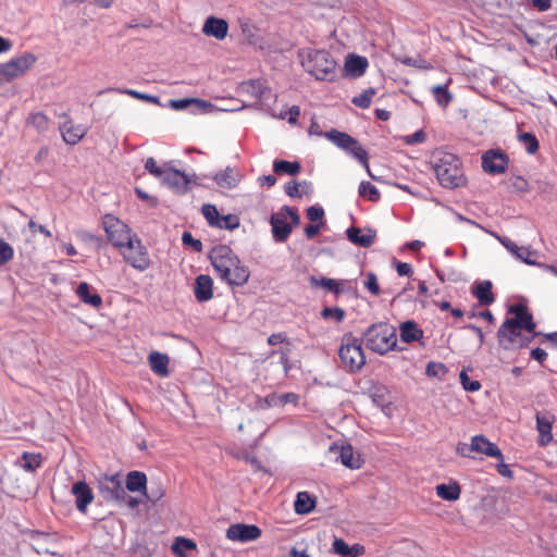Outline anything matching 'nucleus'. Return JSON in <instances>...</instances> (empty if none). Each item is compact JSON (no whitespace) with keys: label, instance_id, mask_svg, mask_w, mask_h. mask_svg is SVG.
<instances>
[{"label":"nucleus","instance_id":"nucleus-49","mask_svg":"<svg viewBox=\"0 0 557 557\" xmlns=\"http://www.w3.org/2000/svg\"><path fill=\"white\" fill-rule=\"evenodd\" d=\"M324 319H334L336 322H342L345 318V311L338 307H325L321 311Z\"/></svg>","mask_w":557,"mask_h":557},{"label":"nucleus","instance_id":"nucleus-50","mask_svg":"<svg viewBox=\"0 0 557 557\" xmlns=\"http://www.w3.org/2000/svg\"><path fill=\"white\" fill-rule=\"evenodd\" d=\"M190 103H195L197 107L207 106V102L198 100V99H194V98L176 99V100L170 101L171 108H173L175 110H183V109L187 108Z\"/></svg>","mask_w":557,"mask_h":557},{"label":"nucleus","instance_id":"nucleus-64","mask_svg":"<svg viewBox=\"0 0 557 557\" xmlns=\"http://www.w3.org/2000/svg\"><path fill=\"white\" fill-rule=\"evenodd\" d=\"M288 123L289 124H296L298 121V117L300 115V108L298 106H293L288 112Z\"/></svg>","mask_w":557,"mask_h":557},{"label":"nucleus","instance_id":"nucleus-58","mask_svg":"<svg viewBox=\"0 0 557 557\" xmlns=\"http://www.w3.org/2000/svg\"><path fill=\"white\" fill-rule=\"evenodd\" d=\"M275 354H280V362L283 367L284 372L287 374L290 369L288 350H277L272 352V355Z\"/></svg>","mask_w":557,"mask_h":557},{"label":"nucleus","instance_id":"nucleus-11","mask_svg":"<svg viewBox=\"0 0 557 557\" xmlns=\"http://www.w3.org/2000/svg\"><path fill=\"white\" fill-rule=\"evenodd\" d=\"M324 136L338 148L356 158L370 173L368 153L357 139L351 137L349 134L337 129H331L330 132H326Z\"/></svg>","mask_w":557,"mask_h":557},{"label":"nucleus","instance_id":"nucleus-34","mask_svg":"<svg viewBox=\"0 0 557 557\" xmlns=\"http://www.w3.org/2000/svg\"><path fill=\"white\" fill-rule=\"evenodd\" d=\"M147 476L144 472L132 471L126 476V488L129 492L146 491Z\"/></svg>","mask_w":557,"mask_h":557},{"label":"nucleus","instance_id":"nucleus-13","mask_svg":"<svg viewBox=\"0 0 557 557\" xmlns=\"http://www.w3.org/2000/svg\"><path fill=\"white\" fill-rule=\"evenodd\" d=\"M261 529L256 524L235 523L226 530V537L233 542H251L261 536Z\"/></svg>","mask_w":557,"mask_h":557},{"label":"nucleus","instance_id":"nucleus-43","mask_svg":"<svg viewBox=\"0 0 557 557\" xmlns=\"http://www.w3.org/2000/svg\"><path fill=\"white\" fill-rule=\"evenodd\" d=\"M375 95L373 88L363 90L359 96L352 98L351 102L361 109H368L372 102V98Z\"/></svg>","mask_w":557,"mask_h":557},{"label":"nucleus","instance_id":"nucleus-16","mask_svg":"<svg viewBox=\"0 0 557 557\" xmlns=\"http://www.w3.org/2000/svg\"><path fill=\"white\" fill-rule=\"evenodd\" d=\"M470 450L503 460L504 455L496 444L492 443L484 435H475L471 438Z\"/></svg>","mask_w":557,"mask_h":557},{"label":"nucleus","instance_id":"nucleus-9","mask_svg":"<svg viewBox=\"0 0 557 557\" xmlns=\"http://www.w3.org/2000/svg\"><path fill=\"white\" fill-rule=\"evenodd\" d=\"M270 223L274 239L285 242L292 233V225L297 226L300 223V216L296 209L284 207L271 216Z\"/></svg>","mask_w":557,"mask_h":557},{"label":"nucleus","instance_id":"nucleus-27","mask_svg":"<svg viewBox=\"0 0 557 557\" xmlns=\"http://www.w3.org/2000/svg\"><path fill=\"white\" fill-rule=\"evenodd\" d=\"M78 298L84 302L94 308H100L102 306V298L97 293H91V287L86 282H81L76 288Z\"/></svg>","mask_w":557,"mask_h":557},{"label":"nucleus","instance_id":"nucleus-55","mask_svg":"<svg viewBox=\"0 0 557 557\" xmlns=\"http://www.w3.org/2000/svg\"><path fill=\"white\" fill-rule=\"evenodd\" d=\"M426 135L422 129L414 132L413 134L404 137V143L407 145L421 144L425 140Z\"/></svg>","mask_w":557,"mask_h":557},{"label":"nucleus","instance_id":"nucleus-20","mask_svg":"<svg viewBox=\"0 0 557 557\" xmlns=\"http://www.w3.org/2000/svg\"><path fill=\"white\" fill-rule=\"evenodd\" d=\"M195 298L199 302H205L213 297V281L211 276L200 274L195 280L194 285Z\"/></svg>","mask_w":557,"mask_h":557},{"label":"nucleus","instance_id":"nucleus-48","mask_svg":"<svg viewBox=\"0 0 557 557\" xmlns=\"http://www.w3.org/2000/svg\"><path fill=\"white\" fill-rule=\"evenodd\" d=\"M115 91L120 94L128 95L135 99L151 102V103H159V99L156 96L143 94L140 91L134 90V89H114Z\"/></svg>","mask_w":557,"mask_h":557},{"label":"nucleus","instance_id":"nucleus-2","mask_svg":"<svg viewBox=\"0 0 557 557\" xmlns=\"http://www.w3.org/2000/svg\"><path fill=\"white\" fill-rule=\"evenodd\" d=\"M209 258L220 278L228 285L243 286L248 282L250 276L248 268L240 262L228 246L213 247Z\"/></svg>","mask_w":557,"mask_h":557},{"label":"nucleus","instance_id":"nucleus-57","mask_svg":"<svg viewBox=\"0 0 557 557\" xmlns=\"http://www.w3.org/2000/svg\"><path fill=\"white\" fill-rule=\"evenodd\" d=\"M183 244L191 246L196 251L202 250V243L199 239H195L189 232L183 233Z\"/></svg>","mask_w":557,"mask_h":557},{"label":"nucleus","instance_id":"nucleus-23","mask_svg":"<svg viewBox=\"0 0 557 557\" xmlns=\"http://www.w3.org/2000/svg\"><path fill=\"white\" fill-rule=\"evenodd\" d=\"M334 449L339 451V460L345 467L350 469H360L362 467L363 460L360 455H355L351 445H342L339 448L332 446L331 450Z\"/></svg>","mask_w":557,"mask_h":557},{"label":"nucleus","instance_id":"nucleus-7","mask_svg":"<svg viewBox=\"0 0 557 557\" xmlns=\"http://www.w3.org/2000/svg\"><path fill=\"white\" fill-rule=\"evenodd\" d=\"M119 252L128 265L139 272H145L151 267L152 261L148 248L137 235L125 242Z\"/></svg>","mask_w":557,"mask_h":557},{"label":"nucleus","instance_id":"nucleus-21","mask_svg":"<svg viewBox=\"0 0 557 557\" xmlns=\"http://www.w3.org/2000/svg\"><path fill=\"white\" fill-rule=\"evenodd\" d=\"M332 550L341 557H360L366 553V547L359 543L349 546L343 539L335 537L332 543Z\"/></svg>","mask_w":557,"mask_h":557},{"label":"nucleus","instance_id":"nucleus-59","mask_svg":"<svg viewBox=\"0 0 557 557\" xmlns=\"http://www.w3.org/2000/svg\"><path fill=\"white\" fill-rule=\"evenodd\" d=\"M498 461L499 462L496 466V470H497L498 474H500L502 476H504L506 479H512L513 472L510 470L509 466L504 462V459L498 460Z\"/></svg>","mask_w":557,"mask_h":557},{"label":"nucleus","instance_id":"nucleus-29","mask_svg":"<svg viewBox=\"0 0 557 557\" xmlns=\"http://www.w3.org/2000/svg\"><path fill=\"white\" fill-rule=\"evenodd\" d=\"M299 401V395L293 392L276 394L272 393L265 396V403L270 407H283L287 404L297 405Z\"/></svg>","mask_w":557,"mask_h":557},{"label":"nucleus","instance_id":"nucleus-44","mask_svg":"<svg viewBox=\"0 0 557 557\" xmlns=\"http://www.w3.org/2000/svg\"><path fill=\"white\" fill-rule=\"evenodd\" d=\"M169 168V164L165 163L163 165H158L157 164V161L150 157L146 160L145 162V169L151 174L153 175L154 177L157 178H163L166 170Z\"/></svg>","mask_w":557,"mask_h":557},{"label":"nucleus","instance_id":"nucleus-5","mask_svg":"<svg viewBox=\"0 0 557 557\" xmlns=\"http://www.w3.org/2000/svg\"><path fill=\"white\" fill-rule=\"evenodd\" d=\"M363 342L370 350L385 355L397 345L396 329L387 322L374 323L363 333Z\"/></svg>","mask_w":557,"mask_h":557},{"label":"nucleus","instance_id":"nucleus-46","mask_svg":"<svg viewBox=\"0 0 557 557\" xmlns=\"http://www.w3.org/2000/svg\"><path fill=\"white\" fill-rule=\"evenodd\" d=\"M215 227L225 230H235L239 226V218L235 214L220 215Z\"/></svg>","mask_w":557,"mask_h":557},{"label":"nucleus","instance_id":"nucleus-28","mask_svg":"<svg viewBox=\"0 0 557 557\" xmlns=\"http://www.w3.org/2000/svg\"><path fill=\"white\" fill-rule=\"evenodd\" d=\"M400 339L405 343L419 341L423 336V331L418 327L413 321H405L399 326Z\"/></svg>","mask_w":557,"mask_h":557},{"label":"nucleus","instance_id":"nucleus-10","mask_svg":"<svg viewBox=\"0 0 557 557\" xmlns=\"http://www.w3.org/2000/svg\"><path fill=\"white\" fill-rule=\"evenodd\" d=\"M37 62V57L32 52H24L10 61L0 64V83H10L24 76Z\"/></svg>","mask_w":557,"mask_h":557},{"label":"nucleus","instance_id":"nucleus-25","mask_svg":"<svg viewBox=\"0 0 557 557\" xmlns=\"http://www.w3.org/2000/svg\"><path fill=\"white\" fill-rule=\"evenodd\" d=\"M492 289L493 284L491 281H482L472 286V295L478 299L481 306H490L495 301Z\"/></svg>","mask_w":557,"mask_h":557},{"label":"nucleus","instance_id":"nucleus-24","mask_svg":"<svg viewBox=\"0 0 557 557\" xmlns=\"http://www.w3.org/2000/svg\"><path fill=\"white\" fill-rule=\"evenodd\" d=\"M148 363L153 373L161 377L169 376V363L170 358L168 355L159 352V351H151L148 356Z\"/></svg>","mask_w":557,"mask_h":557},{"label":"nucleus","instance_id":"nucleus-42","mask_svg":"<svg viewBox=\"0 0 557 557\" xmlns=\"http://www.w3.org/2000/svg\"><path fill=\"white\" fill-rule=\"evenodd\" d=\"M359 195L361 197H366L370 201H374V202L379 201L380 197H381L379 189L370 182H361L360 183Z\"/></svg>","mask_w":557,"mask_h":557},{"label":"nucleus","instance_id":"nucleus-31","mask_svg":"<svg viewBox=\"0 0 557 557\" xmlns=\"http://www.w3.org/2000/svg\"><path fill=\"white\" fill-rule=\"evenodd\" d=\"M315 507V498L308 492H299L294 503V509L298 515H307Z\"/></svg>","mask_w":557,"mask_h":557},{"label":"nucleus","instance_id":"nucleus-62","mask_svg":"<svg viewBox=\"0 0 557 557\" xmlns=\"http://www.w3.org/2000/svg\"><path fill=\"white\" fill-rule=\"evenodd\" d=\"M396 271L400 276H409L412 273V267L407 262H397Z\"/></svg>","mask_w":557,"mask_h":557},{"label":"nucleus","instance_id":"nucleus-6","mask_svg":"<svg viewBox=\"0 0 557 557\" xmlns=\"http://www.w3.org/2000/svg\"><path fill=\"white\" fill-rule=\"evenodd\" d=\"M338 356L344 369L349 372H358L366 364L362 341L350 332L343 335Z\"/></svg>","mask_w":557,"mask_h":557},{"label":"nucleus","instance_id":"nucleus-45","mask_svg":"<svg viewBox=\"0 0 557 557\" xmlns=\"http://www.w3.org/2000/svg\"><path fill=\"white\" fill-rule=\"evenodd\" d=\"M201 212L208 221L209 225L216 226V224H219L218 221L220 219V213L214 205H203Z\"/></svg>","mask_w":557,"mask_h":557},{"label":"nucleus","instance_id":"nucleus-35","mask_svg":"<svg viewBox=\"0 0 557 557\" xmlns=\"http://www.w3.org/2000/svg\"><path fill=\"white\" fill-rule=\"evenodd\" d=\"M449 78L445 85L433 86L431 91L438 106L446 108L453 100V95L448 91Z\"/></svg>","mask_w":557,"mask_h":557},{"label":"nucleus","instance_id":"nucleus-51","mask_svg":"<svg viewBox=\"0 0 557 557\" xmlns=\"http://www.w3.org/2000/svg\"><path fill=\"white\" fill-rule=\"evenodd\" d=\"M459 379L462 387L468 392H476L481 388V383L476 380H470L465 370L460 372Z\"/></svg>","mask_w":557,"mask_h":557},{"label":"nucleus","instance_id":"nucleus-12","mask_svg":"<svg viewBox=\"0 0 557 557\" xmlns=\"http://www.w3.org/2000/svg\"><path fill=\"white\" fill-rule=\"evenodd\" d=\"M508 162V156L499 149H491L482 156V169L491 175L505 173Z\"/></svg>","mask_w":557,"mask_h":557},{"label":"nucleus","instance_id":"nucleus-17","mask_svg":"<svg viewBox=\"0 0 557 557\" xmlns=\"http://www.w3.org/2000/svg\"><path fill=\"white\" fill-rule=\"evenodd\" d=\"M163 184L168 185L176 193H186L189 189L190 180L187 174L169 165L163 178Z\"/></svg>","mask_w":557,"mask_h":557},{"label":"nucleus","instance_id":"nucleus-8","mask_svg":"<svg viewBox=\"0 0 557 557\" xmlns=\"http://www.w3.org/2000/svg\"><path fill=\"white\" fill-rule=\"evenodd\" d=\"M102 227L108 242L117 250L136 235L125 222L113 214L103 215Z\"/></svg>","mask_w":557,"mask_h":557},{"label":"nucleus","instance_id":"nucleus-63","mask_svg":"<svg viewBox=\"0 0 557 557\" xmlns=\"http://www.w3.org/2000/svg\"><path fill=\"white\" fill-rule=\"evenodd\" d=\"M531 357L543 363L547 359V352L542 348H534L531 350Z\"/></svg>","mask_w":557,"mask_h":557},{"label":"nucleus","instance_id":"nucleus-47","mask_svg":"<svg viewBox=\"0 0 557 557\" xmlns=\"http://www.w3.org/2000/svg\"><path fill=\"white\" fill-rule=\"evenodd\" d=\"M14 257L13 247L4 239L0 238V267L10 262Z\"/></svg>","mask_w":557,"mask_h":557},{"label":"nucleus","instance_id":"nucleus-53","mask_svg":"<svg viewBox=\"0 0 557 557\" xmlns=\"http://www.w3.org/2000/svg\"><path fill=\"white\" fill-rule=\"evenodd\" d=\"M364 286L374 296H377L381 292L380 285L377 282V277L372 272L367 274V280L364 282Z\"/></svg>","mask_w":557,"mask_h":557},{"label":"nucleus","instance_id":"nucleus-38","mask_svg":"<svg viewBox=\"0 0 557 557\" xmlns=\"http://www.w3.org/2000/svg\"><path fill=\"white\" fill-rule=\"evenodd\" d=\"M300 170L301 165L297 161L290 162L286 160H275L273 163V171L276 174L296 175Z\"/></svg>","mask_w":557,"mask_h":557},{"label":"nucleus","instance_id":"nucleus-18","mask_svg":"<svg viewBox=\"0 0 557 557\" xmlns=\"http://www.w3.org/2000/svg\"><path fill=\"white\" fill-rule=\"evenodd\" d=\"M202 33L216 40H223L228 33V23L224 18L209 16L203 23Z\"/></svg>","mask_w":557,"mask_h":557},{"label":"nucleus","instance_id":"nucleus-40","mask_svg":"<svg viewBox=\"0 0 557 557\" xmlns=\"http://www.w3.org/2000/svg\"><path fill=\"white\" fill-rule=\"evenodd\" d=\"M310 185L311 184L306 181L302 183L293 181L285 184L284 190L289 197H301L302 194L310 188Z\"/></svg>","mask_w":557,"mask_h":557},{"label":"nucleus","instance_id":"nucleus-15","mask_svg":"<svg viewBox=\"0 0 557 557\" xmlns=\"http://www.w3.org/2000/svg\"><path fill=\"white\" fill-rule=\"evenodd\" d=\"M72 494L75 497V505L79 512L86 513L88 506L94 502L95 495L85 481H77L73 484Z\"/></svg>","mask_w":557,"mask_h":557},{"label":"nucleus","instance_id":"nucleus-19","mask_svg":"<svg viewBox=\"0 0 557 557\" xmlns=\"http://www.w3.org/2000/svg\"><path fill=\"white\" fill-rule=\"evenodd\" d=\"M63 140L69 145L78 144L87 134V127L82 124H74L73 121H66L60 127Z\"/></svg>","mask_w":557,"mask_h":557},{"label":"nucleus","instance_id":"nucleus-3","mask_svg":"<svg viewBox=\"0 0 557 557\" xmlns=\"http://www.w3.org/2000/svg\"><path fill=\"white\" fill-rule=\"evenodd\" d=\"M431 165L438 183L445 188H457L466 183L459 158L444 150H435Z\"/></svg>","mask_w":557,"mask_h":557},{"label":"nucleus","instance_id":"nucleus-33","mask_svg":"<svg viewBox=\"0 0 557 557\" xmlns=\"http://www.w3.org/2000/svg\"><path fill=\"white\" fill-rule=\"evenodd\" d=\"M436 495L448 502H455L459 499L461 494V487L457 482H453L449 484H438L435 487Z\"/></svg>","mask_w":557,"mask_h":557},{"label":"nucleus","instance_id":"nucleus-1","mask_svg":"<svg viewBox=\"0 0 557 557\" xmlns=\"http://www.w3.org/2000/svg\"><path fill=\"white\" fill-rule=\"evenodd\" d=\"M508 314L497 331V341L506 350L527 347L539 335L532 313L523 304H515L508 308Z\"/></svg>","mask_w":557,"mask_h":557},{"label":"nucleus","instance_id":"nucleus-26","mask_svg":"<svg viewBox=\"0 0 557 557\" xmlns=\"http://www.w3.org/2000/svg\"><path fill=\"white\" fill-rule=\"evenodd\" d=\"M375 236L376 233L373 230H367L366 233H362V231L359 227L354 226L347 230L348 239L351 243L359 245L360 247L363 248L371 247L375 240Z\"/></svg>","mask_w":557,"mask_h":557},{"label":"nucleus","instance_id":"nucleus-52","mask_svg":"<svg viewBox=\"0 0 557 557\" xmlns=\"http://www.w3.org/2000/svg\"><path fill=\"white\" fill-rule=\"evenodd\" d=\"M146 496L150 502L157 503L164 496V490L160 483H151L149 492H146Z\"/></svg>","mask_w":557,"mask_h":557},{"label":"nucleus","instance_id":"nucleus-4","mask_svg":"<svg viewBox=\"0 0 557 557\" xmlns=\"http://www.w3.org/2000/svg\"><path fill=\"white\" fill-rule=\"evenodd\" d=\"M301 65L318 81L333 82L336 78L337 63L324 49H305L299 53Z\"/></svg>","mask_w":557,"mask_h":557},{"label":"nucleus","instance_id":"nucleus-41","mask_svg":"<svg viewBox=\"0 0 557 557\" xmlns=\"http://www.w3.org/2000/svg\"><path fill=\"white\" fill-rule=\"evenodd\" d=\"M197 545L193 540L185 537H177L172 545V550L177 556H183L186 550L196 549Z\"/></svg>","mask_w":557,"mask_h":557},{"label":"nucleus","instance_id":"nucleus-14","mask_svg":"<svg viewBox=\"0 0 557 557\" xmlns=\"http://www.w3.org/2000/svg\"><path fill=\"white\" fill-rule=\"evenodd\" d=\"M536 430L539 432V445L547 446L553 441L552 428L556 420L549 411H539L535 416Z\"/></svg>","mask_w":557,"mask_h":557},{"label":"nucleus","instance_id":"nucleus-36","mask_svg":"<svg viewBox=\"0 0 557 557\" xmlns=\"http://www.w3.org/2000/svg\"><path fill=\"white\" fill-rule=\"evenodd\" d=\"M214 181L220 187L233 188L237 184V173L233 169L226 168L224 171L215 174Z\"/></svg>","mask_w":557,"mask_h":557},{"label":"nucleus","instance_id":"nucleus-30","mask_svg":"<svg viewBox=\"0 0 557 557\" xmlns=\"http://www.w3.org/2000/svg\"><path fill=\"white\" fill-rule=\"evenodd\" d=\"M309 282L312 287H322L335 295H339L344 290L342 282L334 280V278L324 277V276L317 277V276L312 275L309 278Z\"/></svg>","mask_w":557,"mask_h":557},{"label":"nucleus","instance_id":"nucleus-54","mask_svg":"<svg viewBox=\"0 0 557 557\" xmlns=\"http://www.w3.org/2000/svg\"><path fill=\"white\" fill-rule=\"evenodd\" d=\"M515 256L521 261L531 264L533 263L532 258L535 256V251L530 247L520 246L518 252H516Z\"/></svg>","mask_w":557,"mask_h":557},{"label":"nucleus","instance_id":"nucleus-61","mask_svg":"<svg viewBox=\"0 0 557 557\" xmlns=\"http://www.w3.org/2000/svg\"><path fill=\"white\" fill-rule=\"evenodd\" d=\"M28 228L33 234L39 232L44 234L46 237H51V232L46 226L38 225L34 220H30L28 222Z\"/></svg>","mask_w":557,"mask_h":557},{"label":"nucleus","instance_id":"nucleus-56","mask_svg":"<svg viewBox=\"0 0 557 557\" xmlns=\"http://www.w3.org/2000/svg\"><path fill=\"white\" fill-rule=\"evenodd\" d=\"M324 216V210L321 207L311 206L307 209V218L311 222L321 221Z\"/></svg>","mask_w":557,"mask_h":557},{"label":"nucleus","instance_id":"nucleus-22","mask_svg":"<svg viewBox=\"0 0 557 557\" xmlns=\"http://www.w3.org/2000/svg\"><path fill=\"white\" fill-rule=\"evenodd\" d=\"M369 63L367 58L356 54H349L344 64L345 75L360 77L364 74Z\"/></svg>","mask_w":557,"mask_h":557},{"label":"nucleus","instance_id":"nucleus-60","mask_svg":"<svg viewBox=\"0 0 557 557\" xmlns=\"http://www.w3.org/2000/svg\"><path fill=\"white\" fill-rule=\"evenodd\" d=\"M446 368L443 363L429 362L426 366V374L429 376H436L440 371L444 372Z\"/></svg>","mask_w":557,"mask_h":557},{"label":"nucleus","instance_id":"nucleus-37","mask_svg":"<svg viewBox=\"0 0 557 557\" xmlns=\"http://www.w3.org/2000/svg\"><path fill=\"white\" fill-rule=\"evenodd\" d=\"M26 124L35 128L38 133H45L49 128L50 120L45 113L36 112L28 115Z\"/></svg>","mask_w":557,"mask_h":557},{"label":"nucleus","instance_id":"nucleus-32","mask_svg":"<svg viewBox=\"0 0 557 557\" xmlns=\"http://www.w3.org/2000/svg\"><path fill=\"white\" fill-rule=\"evenodd\" d=\"M44 461V457L40 453H29L24 451L21 456L18 465L26 472H35L38 468L41 467Z\"/></svg>","mask_w":557,"mask_h":557},{"label":"nucleus","instance_id":"nucleus-39","mask_svg":"<svg viewBox=\"0 0 557 557\" xmlns=\"http://www.w3.org/2000/svg\"><path fill=\"white\" fill-rule=\"evenodd\" d=\"M518 140L524 146L529 154H534L540 148V144L535 135L532 133H518Z\"/></svg>","mask_w":557,"mask_h":557}]
</instances>
